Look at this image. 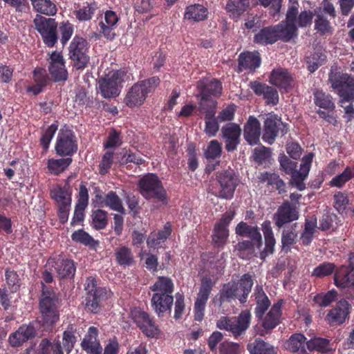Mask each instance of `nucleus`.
<instances>
[{
    "mask_svg": "<svg viewBox=\"0 0 354 354\" xmlns=\"http://www.w3.org/2000/svg\"><path fill=\"white\" fill-rule=\"evenodd\" d=\"M149 289L153 292L151 298V307L160 318L165 313H171L174 305V284L168 277H158Z\"/></svg>",
    "mask_w": 354,
    "mask_h": 354,
    "instance_id": "nucleus-1",
    "label": "nucleus"
},
{
    "mask_svg": "<svg viewBox=\"0 0 354 354\" xmlns=\"http://www.w3.org/2000/svg\"><path fill=\"white\" fill-rule=\"evenodd\" d=\"M253 286L254 275L249 272L241 275L236 281H232L224 283L218 294V304L221 306L224 303H230L236 299L240 304H245Z\"/></svg>",
    "mask_w": 354,
    "mask_h": 354,
    "instance_id": "nucleus-2",
    "label": "nucleus"
},
{
    "mask_svg": "<svg viewBox=\"0 0 354 354\" xmlns=\"http://www.w3.org/2000/svg\"><path fill=\"white\" fill-rule=\"evenodd\" d=\"M61 299L51 286L42 283V290L39 299L41 326L46 330H52L59 319V308Z\"/></svg>",
    "mask_w": 354,
    "mask_h": 354,
    "instance_id": "nucleus-3",
    "label": "nucleus"
},
{
    "mask_svg": "<svg viewBox=\"0 0 354 354\" xmlns=\"http://www.w3.org/2000/svg\"><path fill=\"white\" fill-rule=\"evenodd\" d=\"M214 177V183L210 185L209 192L218 198L232 200L240 184L239 175L233 169H227L216 171Z\"/></svg>",
    "mask_w": 354,
    "mask_h": 354,
    "instance_id": "nucleus-4",
    "label": "nucleus"
},
{
    "mask_svg": "<svg viewBox=\"0 0 354 354\" xmlns=\"http://www.w3.org/2000/svg\"><path fill=\"white\" fill-rule=\"evenodd\" d=\"M313 156L314 155L312 153L304 156L301 160L299 171L297 170V162L291 160L283 153L279 156L280 169L286 174L291 175L290 184L295 186L299 191L306 188L304 181L308 176Z\"/></svg>",
    "mask_w": 354,
    "mask_h": 354,
    "instance_id": "nucleus-5",
    "label": "nucleus"
},
{
    "mask_svg": "<svg viewBox=\"0 0 354 354\" xmlns=\"http://www.w3.org/2000/svg\"><path fill=\"white\" fill-rule=\"evenodd\" d=\"M160 83V80L158 76H153L135 83L124 99L125 104L130 108L141 106L148 95L154 92Z\"/></svg>",
    "mask_w": 354,
    "mask_h": 354,
    "instance_id": "nucleus-6",
    "label": "nucleus"
},
{
    "mask_svg": "<svg viewBox=\"0 0 354 354\" xmlns=\"http://www.w3.org/2000/svg\"><path fill=\"white\" fill-rule=\"evenodd\" d=\"M138 186L140 194L147 200L153 199L162 205L168 203L167 191L161 180L154 174L148 173L138 181Z\"/></svg>",
    "mask_w": 354,
    "mask_h": 354,
    "instance_id": "nucleus-7",
    "label": "nucleus"
},
{
    "mask_svg": "<svg viewBox=\"0 0 354 354\" xmlns=\"http://www.w3.org/2000/svg\"><path fill=\"white\" fill-rule=\"evenodd\" d=\"M49 195L57 207L59 222L62 224L66 223L68 220L72 203V189L68 186V180L64 185H55L50 189Z\"/></svg>",
    "mask_w": 354,
    "mask_h": 354,
    "instance_id": "nucleus-8",
    "label": "nucleus"
},
{
    "mask_svg": "<svg viewBox=\"0 0 354 354\" xmlns=\"http://www.w3.org/2000/svg\"><path fill=\"white\" fill-rule=\"evenodd\" d=\"M251 322L249 310H243L237 317L223 316L216 322V327L220 330L230 332L235 339L244 335Z\"/></svg>",
    "mask_w": 354,
    "mask_h": 354,
    "instance_id": "nucleus-9",
    "label": "nucleus"
},
{
    "mask_svg": "<svg viewBox=\"0 0 354 354\" xmlns=\"http://www.w3.org/2000/svg\"><path fill=\"white\" fill-rule=\"evenodd\" d=\"M197 89L201 97L199 106H209L212 102H215L217 106V101L212 97H219L223 92L222 82L214 77H203L197 82Z\"/></svg>",
    "mask_w": 354,
    "mask_h": 354,
    "instance_id": "nucleus-10",
    "label": "nucleus"
},
{
    "mask_svg": "<svg viewBox=\"0 0 354 354\" xmlns=\"http://www.w3.org/2000/svg\"><path fill=\"white\" fill-rule=\"evenodd\" d=\"M89 44L82 37L75 35L68 47L69 59L73 62V66L77 70L85 68L89 63Z\"/></svg>",
    "mask_w": 354,
    "mask_h": 354,
    "instance_id": "nucleus-11",
    "label": "nucleus"
},
{
    "mask_svg": "<svg viewBox=\"0 0 354 354\" xmlns=\"http://www.w3.org/2000/svg\"><path fill=\"white\" fill-rule=\"evenodd\" d=\"M35 30L39 33L44 44L52 48L57 42V23L53 18L36 15L33 19Z\"/></svg>",
    "mask_w": 354,
    "mask_h": 354,
    "instance_id": "nucleus-12",
    "label": "nucleus"
},
{
    "mask_svg": "<svg viewBox=\"0 0 354 354\" xmlns=\"http://www.w3.org/2000/svg\"><path fill=\"white\" fill-rule=\"evenodd\" d=\"M130 317L137 327L147 337L157 338L160 329L154 317L140 308H133L130 312Z\"/></svg>",
    "mask_w": 354,
    "mask_h": 354,
    "instance_id": "nucleus-13",
    "label": "nucleus"
},
{
    "mask_svg": "<svg viewBox=\"0 0 354 354\" xmlns=\"http://www.w3.org/2000/svg\"><path fill=\"white\" fill-rule=\"evenodd\" d=\"M215 283L209 277H203L194 304V319L201 322L205 317V308Z\"/></svg>",
    "mask_w": 354,
    "mask_h": 354,
    "instance_id": "nucleus-14",
    "label": "nucleus"
},
{
    "mask_svg": "<svg viewBox=\"0 0 354 354\" xmlns=\"http://www.w3.org/2000/svg\"><path fill=\"white\" fill-rule=\"evenodd\" d=\"M77 149L78 144L75 133L68 128L61 129L55 146L56 153L61 157L71 158Z\"/></svg>",
    "mask_w": 354,
    "mask_h": 354,
    "instance_id": "nucleus-15",
    "label": "nucleus"
},
{
    "mask_svg": "<svg viewBox=\"0 0 354 354\" xmlns=\"http://www.w3.org/2000/svg\"><path fill=\"white\" fill-rule=\"evenodd\" d=\"M85 290L86 291V310L93 313H97L101 308V301L106 297V288L97 287L96 279L93 277H89L86 280Z\"/></svg>",
    "mask_w": 354,
    "mask_h": 354,
    "instance_id": "nucleus-16",
    "label": "nucleus"
},
{
    "mask_svg": "<svg viewBox=\"0 0 354 354\" xmlns=\"http://www.w3.org/2000/svg\"><path fill=\"white\" fill-rule=\"evenodd\" d=\"M288 131V124L283 122L277 114L269 113L263 122L262 139L265 142L272 145L279 133L284 136Z\"/></svg>",
    "mask_w": 354,
    "mask_h": 354,
    "instance_id": "nucleus-17",
    "label": "nucleus"
},
{
    "mask_svg": "<svg viewBox=\"0 0 354 354\" xmlns=\"http://www.w3.org/2000/svg\"><path fill=\"white\" fill-rule=\"evenodd\" d=\"M313 102L315 106L327 111H324L318 109L316 113L319 115V118L330 124L336 125L337 120L333 114L330 113L333 112L335 107L332 96L319 88H315L313 91Z\"/></svg>",
    "mask_w": 354,
    "mask_h": 354,
    "instance_id": "nucleus-18",
    "label": "nucleus"
},
{
    "mask_svg": "<svg viewBox=\"0 0 354 354\" xmlns=\"http://www.w3.org/2000/svg\"><path fill=\"white\" fill-rule=\"evenodd\" d=\"M329 80L342 101L354 99V77L346 73H335L330 74Z\"/></svg>",
    "mask_w": 354,
    "mask_h": 354,
    "instance_id": "nucleus-19",
    "label": "nucleus"
},
{
    "mask_svg": "<svg viewBox=\"0 0 354 354\" xmlns=\"http://www.w3.org/2000/svg\"><path fill=\"white\" fill-rule=\"evenodd\" d=\"M48 263L54 268L57 277L61 279H73L76 272L75 262L63 252L50 257Z\"/></svg>",
    "mask_w": 354,
    "mask_h": 354,
    "instance_id": "nucleus-20",
    "label": "nucleus"
},
{
    "mask_svg": "<svg viewBox=\"0 0 354 354\" xmlns=\"http://www.w3.org/2000/svg\"><path fill=\"white\" fill-rule=\"evenodd\" d=\"M283 299H279L274 304L270 310L266 315H264L261 320L260 328L258 330V334L261 336H266L272 333L278 325L281 322Z\"/></svg>",
    "mask_w": 354,
    "mask_h": 354,
    "instance_id": "nucleus-21",
    "label": "nucleus"
},
{
    "mask_svg": "<svg viewBox=\"0 0 354 354\" xmlns=\"http://www.w3.org/2000/svg\"><path fill=\"white\" fill-rule=\"evenodd\" d=\"M234 218V214L226 212L214 226L212 239L213 246L216 248H223L229 237L228 225Z\"/></svg>",
    "mask_w": 354,
    "mask_h": 354,
    "instance_id": "nucleus-22",
    "label": "nucleus"
},
{
    "mask_svg": "<svg viewBox=\"0 0 354 354\" xmlns=\"http://www.w3.org/2000/svg\"><path fill=\"white\" fill-rule=\"evenodd\" d=\"M122 76L120 71H116L111 77L99 80V89L104 98H113L120 95L121 84L123 82Z\"/></svg>",
    "mask_w": 354,
    "mask_h": 354,
    "instance_id": "nucleus-23",
    "label": "nucleus"
},
{
    "mask_svg": "<svg viewBox=\"0 0 354 354\" xmlns=\"http://www.w3.org/2000/svg\"><path fill=\"white\" fill-rule=\"evenodd\" d=\"M299 213L296 206L289 201H284L273 214V221L279 229L287 226L286 225L298 220Z\"/></svg>",
    "mask_w": 354,
    "mask_h": 354,
    "instance_id": "nucleus-24",
    "label": "nucleus"
},
{
    "mask_svg": "<svg viewBox=\"0 0 354 354\" xmlns=\"http://www.w3.org/2000/svg\"><path fill=\"white\" fill-rule=\"evenodd\" d=\"M48 71L55 82L66 81L68 71L61 53L54 51L50 55Z\"/></svg>",
    "mask_w": 354,
    "mask_h": 354,
    "instance_id": "nucleus-25",
    "label": "nucleus"
},
{
    "mask_svg": "<svg viewBox=\"0 0 354 354\" xmlns=\"http://www.w3.org/2000/svg\"><path fill=\"white\" fill-rule=\"evenodd\" d=\"M351 304L345 299L339 301L326 316V320L331 326L344 324L351 313Z\"/></svg>",
    "mask_w": 354,
    "mask_h": 354,
    "instance_id": "nucleus-26",
    "label": "nucleus"
},
{
    "mask_svg": "<svg viewBox=\"0 0 354 354\" xmlns=\"http://www.w3.org/2000/svg\"><path fill=\"white\" fill-rule=\"evenodd\" d=\"M269 82L280 90L288 92L294 86V77L288 69L278 67L274 68L270 73Z\"/></svg>",
    "mask_w": 354,
    "mask_h": 354,
    "instance_id": "nucleus-27",
    "label": "nucleus"
},
{
    "mask_svg": "<svg viewBox=\"0 0 354 354\" xmlns=\"http://www.w3.org/2000/svg\"><path fill=\"white\" fill-rule=\"evenodd\" d=\"M88 190L86 183L82 182L79 187L77 201L75 204L73 216L71 221V225L74 227L82 222L84 219V211L88 205Z\"/></svg>",
    "mask_w": 354,
    "mask_h": 354,
    "instance_id": "nucleus-28",
    "label": "nucleus"
},
{
    "mask_svg": "<svg viewBox=\"0 0 354 354\" xmlns=\"http://www.w3.org/2000/svg\"><path fill=\"white\" fill-rule=\"evenodd\" d=\"M221 133L225 139V149L228 152L235 151L240 143L241 134L240 126L236 123H227L222 127Z\"/></svg>",
    "mask_w": 354,
    "mask_h": 354,
    "instance_id": "nucleus-29",
    "label": "nucleus"
},
{
    "mask_svg": "<svg viewBox=\"0 0 354 354\" xmlns=\"http://www.w3.org/2000/svg\"><path fill=\"white\" fill-rule=\"evenodd\" d=\"M250 87L258 96H261L266 104L277 105L279 103L278 91L272 86L257 81L251 82Z\"/></svg>",
    "mask_w": 354,
    "mask_h": 354,
    "instance_id": "nucleus-30",
    "label": "nucleus"
},
{
    "mask_svg": "<svg viewBox=\"0 0 354 354\" xmlns=\"http://www.w3.org/2000/svg\"><path fill=\"white\" fill-rule=\"evenodd\" d=\"M99 330L95 326H90L84 335L81 347L87 354H102V347L101 346L99 338Z\"/></svg>",
    "mask_w": 354,
    "mask_h": 354,
    "instance_id": "nucleus-31",
    "label": "nucleus"
},
{
    "mask_svg": "<svg viewBox=\"0 0 354 354\" xmlns=\"http://www.w3.org/2000/svg\"><path fill=\"white\" fill-rule=\"evenodd\" d=\"M298 223H294L283 227L281 238V249L286 254L291 252L292 246L298 241Z\"/></svg>",
    "mask_w": 354,
    "mask_h": 354,
    "instance_id": "nucleus-32",
    "label": "nucleus"
},
{
    "mask_svg": "<svg viewBox=\"0 0 354 354\" xmlns=\"http://www.w3.org/2000/svg\"><path fill=\"white\" fill-rule=\"evenodd\" d=\"M260 136V122L254 116H249L243 127V136L245 141L250 145H257L259 142Z\"/></svg>",
    "mask_w": 354,
    "mask_h": 354,
    "instance_id": "nucleus-33",
    "label": "nucleus"
},
{
    "mask_svg": "<svg viewBox=\"0 0 354 354\" xmlns=\"http://www.w3.org/2000/svg\"><path fill=\"white\" fill-rule=\"evenodd\" d=\"M119 17L113 10H106L104 12V21L99 23L100 33L106 39L113 40L115 37L114 29Z\"/></svg>",
    "mask_w": 354,
    "mask_h": 354,
    "instance_id": "nucleus-34",
    "label": "nucleus"
},
{
    "mask_svg": "<svg viewBox=\"0 0 354 354\" xmlns=\"http://www.w3.org/2000/svg\"><path fill=\"white\" fill-rule=\"evenodd\" d=\"M209 106L200 107L201 110L205 113V132L209 136H215L219 129V125L217 118H215L216 107L215 102H212Z\"/></svg>",
    "mask_w": 354,
    "mask_h": 354,
    "instance_id": "nucleus-35",
    "label": "nucleus"
},
{
    "mask_svg": "<svg viewBox=\"0 0 354 354\" xmlns=\"http://www.w3.org/2000/svg\"><path fill=\"white\" fill-rule=\"evenodd\" d=\"M238 62V72L252 71L260 66L261 57L258 52H243L239 55Z\"/></svg>",
    "mask_w": 354,
    "mask_h": 354,
    "instance_id": "nucleus-36",
    "label": "nucleus"
},
{
    "mask_svg": "<svg viewBox=\"0 0 354 354\" xmlns=\"http://www.w3.org/2000/svg\"><path fill=\"white\" fill-rule=\"evenodd\" d=\"M237 235L248 237L257 243V248L260 249L262 245V237L257 226L249 225L243 221L237 224L235 228Z\"/></svg>",
    "mask_w": 354,
    "mask_h": 354,
    "instance_id": "nucleus-37",
    "label": "nucleus"
},
{
    "mask_svg": "<svg viewBox=\"0 0 354 354\" xmlns=\"http://www.w3.org/2000/svg\"><path fill=\"white\" fill-rule=\"evenodd\" d=\"M317 218L315 216L313 215L305 219L304 230L299 236V239L303 245L308 246L312 243L317 232Z\"/></svg>",
    "mask_w": 354,
    "mask_h": 354,
    "instance_id": "nucleus-38",
    "label": "nucleus"
},
{
    "mask_svg": "<svg viewBox=\"0 0 354 354\" xmlns=\"http://www.w3.org/2000/svg\"><path fill=\"white\" fill-rule=\"evenodd\" d=\"M262 230L265 239V248L260 252V258L261 259H265L268 255L274 252L276 240L270 221L263 222Z\"/></svg>",
    "mask_w": 354,
    "mask_h": 354,
    "instance_id": "nucleus-39",
    "label": "nucleus"
},
{
    "mask_svg": "<svg viewBox=\"0 0 354 354\" xmlns=\"http://www.w3.org/2000/svg\"><path fill=\"white\" fill-rule=\"evenodd\" d=\"M259 180L261 183H266L268 187H272V189L277 190L279 194H282L286 191L284 181L276 173L263 171L260 174Z\"/></svg>",
    "mask_w": 354,
    "mask_h": 354,
    "instance_id": "nucleus-40",
    "label": "nucleus"
},
{
    "mask_svg": "<svg viewBox=\"0 0 354 354\" xmlns=\"http://www.w3.org/2000/svg\"><path fill=\"white\" fill-rule=\"evenodd\" d=\"M277 41L278 38L277 37L274 26L263 28L254 35L253 39L254 43L261 46L273 44Z\"/></svg>",
    "mask_w": 354,
    "mask_h": 354,
    "instance_id": "nucleus-41",
    "label": "nucleus"
},
{
    "mask_svg": "<svg viewBox=\"0 0 354 354\" xmlns=\"http://www.w3.org/2000/svg\"><path fill=\"white\" fill-rule=\"evenodd\" d=\"M115 260L120 266L126 268L135 263V258L132 250L126 245H121L115 250Z\"/></svg>",
    "mask_w": 354,
    "mask_h": 354,
    "instance_id": "nucleus-42",
    "label": "nucleus"
},
{
    "mask_svg": "<svg viewBox=\"0 0 354 354\" xmlns=\"http://www.w3.org/2000/svg\"><path fill=\"white\" fill-rule=\"evenodd\" d=\"M208 14V9L206 7L199 3H195L189 5L185 8L184 17L188 20L199 22L207 19Z\"/></svg>",
    "mask_w": 354,
    "mask_h": 354,
    "instance_id": "nucleus-43",
    "label": "nucleus"
},
{
    "mask_svg": "<svg viewBox=\"0 0 354 354\" xmlns=\"http://www.w3.org/2000/svg\"><path fill=\"white\" fill-rule=\"evenodd\" d=\"M326 61V55L321 48H317L312 53L306 57L307 69L310 73L316 71Z\"/></svg>",
    "mask_w": 354,
    "mask_h": 354,
    "instance_id": "nucleus-44",
    "label": "nucleus"
},
{
    "mask_svg": "<svg viewBox=\"0 0 354 354\" xmlns=\"http://www.w3.org/2000/svg\"><path fill=\"white\" fill-rule=\"evenodd\" d=\"M341 225V220L337 215L326 212L319 218L317 228L323 232H335Z\"/></svg>",
    "mask_w": 354,
    "mask_h": 354,
    "instance_id": "nucleus-45",
    "label": "nucleus"
},
{
    "mask_svg": "<svg viewBox=\"0 0 354 354\" xmlns=\"http://www.w3.org/2000/svg\"><path fill=\"white\" fill-rule=\"evenodd\" d=\"M274 29L278 40L280 39L284 42L289 41L294 36L297 35V28L295 24L290 22L281 21L274 26Z\"/></svg>",
    "mask_w": 354,
    "mask_h": 354,
    "instance_id": "nucleus-46",
    "label": "nucleus"
},
{
    "mask_svg": "<svg viewBox=\"0 0 354 354\" xmlns=\"http://www.w3.org/2000/svg\"><path fill=\"white\" fill-rule=\"evenodd\" d=\"M247 349L250 354H277L276 348L272 345L261 338H256L253 342H249Z\"/></svg>",
    "mask_w": 354,
    "mask_h": 354,
    "instance_id": "nucleus-47",
    "label": "nucleus"
},
{
    "mask_svg": "<svg viewBox=\"0 0 354 354\" xmlns=\"http://www.w3.org/2000/svg\"><path fill=\"white\" fill-rule=\"evenodd\" d=\"M306 344L310 351H317L321 354H328L333 351L330 341L326 338L314 337Z\"/></svg>",
    "mask_w": 354,
    "mask_h": 354,
    "instance_id": "nucleus-48",
    "label": "nucleus"
},
{
    "mask_svg": "<svg viewBox=\"0 0 354 354\" xmlns=\"http://www.w3.org/2000/svg\"><path fill=\"white\" fill-rule=\"evenodd\" d=\"M33 10L39 13L48 17H53L57 12V6L51 0H30Z\"/></svg>",
    "mask_w": 354,
    "mask_h": 354,
    "instance_id": "nucleus-49",
    "label": "nucleus"
},
{
    "mask_svg": "<svg viewBox=\"0 0 354 354\" xmlns=\"http://www.w3.org/2000/svg\"><path fill=\"white\" fill-rule=\"evenodd\" d=\"M97 9V3L95 1L90 3L86 2L82 7L75 10L73 15L80 22L89 21Z\"/></svg>",
    "mask_w": 354,
    "mask_h": 354,
    "instance_id": "nucleus-50",
    "label": "nucleus"
},
{
    "mask_svg": "<svg viewBox=\"0 0 354 354\" xmlns=\"http://www.w3.org/2000/svg\"><path fill=\"white\" fill-rule=\"evenodd\" d=\"M72 162V158L68 157L59 159L50 158L47 161V169L50 174L59 176L67 169Z\"/></svg>",
    "mask_w": 354,
    "mask_h": 354,
    "instance_id": "nucleus-51",
    "label": "nucleus"
},
{
    "mask_svg": "<svg viewBox=\"0 0 354 354\" xmlns=\"http://www.w3.org/2000/svg\"><path fill=\"white\" fill-rule=\"evenodd\" d=\"M171 234V226L169 223H167L162 230L157 233H151L147 240V246L150 248H155L161 243L165 242Z\"/></svg>",
    "mask_w": 354,
    "mask_h": 354,
    "instance_id": "nucleus-52",
    "label": "nucleus"
},
{
    "mask_svg": "<svg viewBox=\"0 0 354 354\" xmlns=\"http://www.w3.org/2000/svg\"><path fill=\"white\" fill-rule=\"evenodd\" d=\"M250 0H228L225 9L230 16L239 18L249 8Z\"/></svg>",
    "mask_w": 354,
    "mask_h": 354,
    "instance_id": "nucleus-53",
    "label": "nucleus"
},
{
    "mask_svg": "<svg viewBox=\"0 0 354 354\" xmlns=\"http://www.w3.org/2000/svg\"><path fill=\"white\" fill-rule=\"evenodd\" d=\"M64 354L59 340L51 342L47 338L42 339L39 344L38 354Z\"/></svg>",
    "mask_w": 354,
    "mask_h": 354,
    "instance_id": "nucleus-54",
    "label": "nucleus"
},
{
    "mask_svg": "<svg viewBox=\"0 0 354 354\" xmlns=\"http://www.w3.org/2000/svg\"><path fill=\"white\" fill-rule=\"evenodd\" d=\"M306 337L301 333L292 335L286 344V349L293 353H305V342Z\"/></svg>",
    "mask_w": 354,
    "mask_h": 354,
    "instance_id": "nucleus-55",
    "label": "nucleus"
},
{
    "mask_svg": "<svg viewBox=\"0 0 354 354\" xmlns=\"http://www.w3.org/2000/svg\"><path fill=\"white\" fill-rule=\"evenodd\" d=\"M71 239L75 243H80L90 248H95L98 241L95 240L88 233L82 229L75 231L71 234Z\"/></svg>",
    "mask_w": 354,
    "mask_h": 354,
    "instance_id": "nucleus-56",
    "label": "nucleus"
},
{
    "mask_svg": "<svg viewBox=\"0 0 354 354\" xmlns=\"http://www.w3.org/2000/svg\"><path fill=\"white\" fill-rule=\"evenodd\" d=\"M104 207H109L111 210L116 211L122 214H124L126 212L122 205V200L117 195L116 192L113 191L109 192L104 196Z\"/></svg>",
    "mask_w": 354,
    "mask_h": 354,
    "instance_id": "nucleus-57",
    "label": "nucleus"
},
{
    "mask_svg": "<svg viewBox=\"0 0 354 354\" xmlns=\"http://www.w3.org/2000/svg\"><path fill=\"white\" fill-rule=\"evenodd\" d=\"M314 15H315V29L322 35L330 32L332 28L330 20L333 19L322 15V12H314Z\"/></svg>",
    "mask_w": 354,
    "mask_h": 354,
    "instance_id": "nucleus-58",
    "label": "nucleus"
},
{
    "mask_svg": "<svg viewBox=\"0 0 354 354\" xmlns=\"http://www.w3.org/2000/svg\"><path fill=\"white\" fill-rule=\"evenodd\" d=\"M108 213L106 211L97 209L93 211L92 225L93 227L97 230H104L108 225Z\"/></svg>",
    "mask_w": 354,
    "mask_h": 354,
    "instance_id": "nucleus-59",
    "label": "nucleus"
},
{
    "mask_svg": "<svg viewBox=\"0 0 354 354\" xmlns=\"http://www.w3.org/2000/svg\"><path fill=\"white\" fill-rule=\"evenodd\" d=\"M75 333L76 328L73 325H69L67 329L63 333V346L67 353H69L72 351L77 342Z\"/></svg>",
    "mask_w": 354,
    "mask_h": 354,
    "instance_id": "nucleus-60",
    "label": "nucleus"
},
{
    "mask_svg": "<svg viewBox=\"0 0 354 354\" xmlns=\"http://www.w3.org/2000/svg\"><path fill=\"white\" fill-rule=\"evenodd\" d=\"M59 123L55 121L51 125L46 128L40 138V145L44 152H46L49 148L50 142L58 129Z\"/></svg>",
    "mask_w": 354,
    "mask_h": 354,
    "instance_id": "nucleus-61",
    "label": "nucleus"
},
{
    "mask_svg": "<svg viewBox=\"0 0 354 354\" xmlns=\"http://www.w3.org/2000/svg\"><path fill=\"white\" fill-rule=\"evenodd\" d=\"M336 266L330 262H324L315 267L312 272V276L317 278H323L332 274L335 270Z\"/></svg>",
    "mask_w": 354,
    "mask_h": 354,
    "instance_id": "nucleus-62",
    "label": "nucleus"
},
{
    "mask_svg": "<svg viewBox=\"0 0 354 354\" xmlns=\"http://www.w3.org/2000/svg\"><path fill=\"white\" fill-rule=\"evenodd\" d=\"M353 177V171L351 167H346L344 171L335 176L330 181V185L332 187H342L345 183L349 181Z\"/></svg>",
    "mask_w": 354,
    "mask_h": 354,
    "instance_id": "nucleus-63",
    "label": "nucleus"
},
{
    "mask_svg": "<svg viewBox=\"0 0 354 354\" xmlns=\"http://www.w3.org/2000/svg\"><path fill=\"white\" fill-rule=\"evenodd\" d=\"M59 29L61 35L60 41L64 46L71 38L74 32V26L69 21H66L59 24Z\"/></svg>",
    "mask_w": 354,
    "mask_h": 354,
    "instance_id": "nucleus-64",
    "label": "nucleus"
}]
</instances>
